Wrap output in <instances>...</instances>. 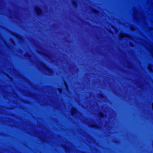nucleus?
I'll use <instances>...</instances> for the list:
<instances>
[{"mask_svg":"<svg viewBox=\"0 0 153 153\" xmlns=\"http://www.w3.org/2000/svg\"><path fill=\"white\" fill-rule=\"evenodd\" d=\"M65 86L66 87L67 89H68V87H67V85L66 83L65 82Z\"/></svg>","mask_w":153,"mask_h":153,"instance_id":"6e6552de","label":"nucleus"},{"mask_svg":"<svg viewBox=\"0 0 153 153\" xmlns=\"http://www.w3.org/2000/svg\"><path fill=\"white\" fill-rule=\"evenodd\" d=\"M100 116H101V117H103V115L102 113H100Z\"/></svg>","mask_w":153,"mask_h":153,"instance_id":"0eeeda50","label":"nucleus"},{"mask_svg":"<svg viewBox=\"0 0 153 153\" xmlns=\"http://www.w3.org/2000/svg\"><path fill=\"white\" fill-rule=\"evenodd\" d=\"M76 109L74 108H72V109L71 110V114L72 115H73L74 114L76 113Z\"/></svg>","mask_w":153,"mask_h":153,"instance_id":"20e7f679","label":"nucleus"},{"mask_svg":"<svg viewBox=\"0 0 153 153\" xmlns=\"http://www.w3.org/2000/svg\"><path fill=\"white\" fill-rule=\"evenodd\" d=\"M119 37L120 38H125V37H128V38L130 37L128 35L126 34H121L120 35Z\"/></svg>","mask_w":153,"mask_h":153,"instance_id":"7ed1b4c3","label":"nucleus"},{"mask_svg":"<svg viewBox=\"0 0 153 153\" xmlns=\"http://www.w3.org/2000/svg\"><path fill=\"white\" fill-rule=\"evenodd\" d=\"M148 68L149 69V70L150 72H152V68L151 66H149L148 67Z\"/></svg>","mask_w":153,"mask_h":153,"instance_id":"39448f33","label":"nucleus"},{"mask_svg":"<svg viewBox=\"0 0 153 153\" xmlns=\"http://www.w3.org/2000/svg\"><path fill=\"white\" fill-rule=\"evenodd\" d=\"M41 66L43 67L44 68L46 69L48 71L49 73L50 74L49 75H51L52 74L53 72L52 70H51L50 69L48 68V67L46 66L43 63L41 64Z\"/></svg>","mask_w":153,"mask_h":153,"instance_id":"f257e3e1","label":"nucleus"},{"mask_svg":"<svg viewBox=\"0 0 153 153\" xmlns=\"http://www.w3.org/2000/svg\"><path fill=\"white\" fill-rule=\"evenodd\" d=\"M12 42H13V43H14V41H13V40H12Z\"/></svg>","mask_w":153,"mask_h":153,"instance_id":"9b49d317","label":"nucleus"},{"mask_svg":"<svg viewBox=\"0 0 153 153\" xmlns=\"http://www.w3.org/2000/svg\"><path fill=\"white\" fill-rule=\"evenodd\" d=\"M59 91L60 93H61L62 92V91L61 89H59Z\"/></svg>","mask_w":153,"mask_h":153,"instance_id":"1a4fd4ad","label":"nucleus"},{"mask_svg":"<svg viewBox=\"0 0 153 153\" xmlns=\"http://www.w3.org/2000/svg\"><path fill=\"white\" fill-rule=\"evenodd\" d=\"M35 9L38 15H39L41 13V11L40 10V9L38 7H35Z\"/></svg>","mask_w":153,"mask_h":153,"instance_id":"f03ea898","label":"nucleus"},{"mask_svg":"<svg viewBox=\"0 0 153 153\" xmlns=\"http://www.w3.org/2000/svg\"><path fill=\"white\" fill-rule=\"evenodd\" d=\"M152 108L153 109V103L152 104Z\"/></svg>","mask_w":153,"mask_h":153,"instance_id":"9d476101","label":"nucleus"},{"mask_svg":"<svg viewBox=\"0 0 153 153\" xmlns=\"http://www.w3.org/2000/svg\"><path fill=\"white\" fill-rule=\"evenodd\" d=\"M73 4L74 6H76V4L75 2H73Z\"/></svg>","mask_w":153,"mask_h":153,"instance_id":"423d86ee","label":"nucleus"}]
</instances>
